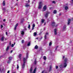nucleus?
Listing matches in <instances>:
<instances>
[{"label": "nucleus", "instance_id": "41", "mask_svg": "<svg viewBox=\"0 0 73 73\" xmlns=\"http://www.w3.org/2000/svg\"><path fill=\"white\" fill-rule=\"evenodd\" d=\"M36 70H37V69H36V68H35L34 70V71L36 72Z\"/></svg>", "mask_w": 73, "mask_h": 73}, {"label": "nucleus", "instance_id": "21", "mask_svg": "<svg viewBox=\"0 0 73 73\" xmlns=\"http://www.w3.org/2000/svg\"><path fill=\"white\" fill-rule=\"evenodd\" d=\"M44 22H45V20H44V19H42L41 20V22L43 23Z\"/></svg>", "mask_w": 73, "mask_h": 73}, {"label": "nucleus", "instance_id": "59", "mask_svg": "<svg viewBox=\"0 0 73 73\" xmlns=\"http://www.w3.org/2000/svg\"><path fill=\"white\" fill-rule=\"evenodd\" d=\"M46 35H48V33H46Z\"/></svg>", "mask_w": 73, "mask_h": 73}, {"label": "nucleus", "instance_id": "32", "mask_svg": "<svg viewBox=\"0 0 73 73\" xmlns=\"http://www.w3.org/2000/svg\"><path fill=\"white\" fill-rule=\"evenodd\" d=\"M44 38L45 40H46V35H45Z\"/></svg>", "mask_w": 73, "mask_h": 73}, {"label": "nucleus", "instance_id": "44", "mask_svg": "<svg viewBox=\"0 0 73 73\" xmlns=\"http://www.w3.org/2000/svg\"><path fill=\"white\" fill-rule=\"evenodd\" d=\"M21 56H22L21 54H20L19 55V57H21Z\"/></svg>", "mask_w": 73, "mask_h": 73}, {"label": "nucleus", "instance_id": "56", "mask_svg": "<svg viewBox=\"0 0 73 73\" xmlns=\"http://www.w3.org/2000/svg\"><path fill=\"white\" fill-rule=\"evenodd\" d=\"M41 33H42V32H41L39 34V35H41Z\"/></svg>", "mask_w": 73, "mask_h": 73}, {"label": "nucleus", "instance_id": "1", "mask_svg": "<svg viewBox=\"0 0 73 73\" xmlns=\"http://www.w3.org/2000/svg\"><path fill=\"white\" fill-rule=\"evenodd\" d=\"M67 61H68V59L66 58H65L64 61L65 62L64 64V68H66L67 66Z\"/></svg>", "mask_w": 73, "mask_h": 73}, {"label": "nucleus", "instance_id": "26", "mask_svg": "<svg viewBox=\"0 0 73 73\" xmlns=\"http://www.w3.org/2000/svg\"><path fill=\"white\" fill-rule=\"evenodd\" d=\"M34 35L35 36H36V35H37V33H36V32H35L34 33Z\"/></svg>", "mask_w": 73, "mask_h": 73}, {"label": "nucleus", "instance_id": "48", "mask_svg": "<svg viewBox=\"0 0 73 73\" xmlns=\"http://www.w3.org/2000/svg\"><path fill=\"white\" fill-rule=\"evenodd\" d=\"M3 21H4V22H5V19H4Z\"/></svg>", "mask_w": 73, "mask_h": 73}, {"label": "nucleus", "instance_id": "14", "mask_svg": "<svg viewBox=\"0 0 73 73\" xmlns=\"http://www.w3.org/2000/svg\"><path fill=\"white\" fill-rule=\"evenodd\" d=\"M23 61L24 62L23 63H25V62L26 61V59L25 58H23Z\"/></svg>", "mask_w": 73, "mask_h": 73}, {"label": "nucleus", "instance_id": "51", "mask_svg": "<svg viewBox=\"0 0 73 73\" xmlns=\"http://www.w3.org/2000/svg\"><path fill=\"white\" fill-rule=\"evenodd\" d=\"M18 5V3H16L15 5V6L16 5Z\"/></svg>", "mask_w": 73, "mask_h": 73}, {"label": "nucleus", "instance_id": "4", "mask_svg": "<svg viewBox=\"0 0 73 73\" xmlns=\"http://www.w3.org/2000/svg\"><path fill=\"white\" fill-rule=\"evenodd\" d=\"M43 11H45L46 9V5H45L43 7Z\"/></svg>", "mask_w": 73, "mask_h": 73}, {"label": "nucleus", "instance_id": "11", "mask_svg": "<svg viewBox=\"0 0 73 73\" xmlns=\"http://www.w3.org/2000/svg\"><path fill=\"white\" fill-rule=\"evenodd\" d=\"M2 4L3 6H5V1H3Z\"/></svg>", "mask_w": 73, "mask_h": 73}, {"label": "nucleus", "instance_id": "31", "mask_svg": "<svg viewBox=\"0 0 73 73\" xmlns=\"http://www.w3.org/2000/svg\"><path fill=\"white\" fill-rule=\"evenodd\" d=\"M52 42H50L49 44V46H51L52 45Z\"/></svg>", "mask_w": 73, "mask_h": 73}, {"label": "nucleus", "instance_id": "13", "mask_svg": "<svg viewBox=\"0 0 73 73\" xmlns=\"http://www.w3.org/2000/svg\"><path fill=\"white\" fill-rule=\"evenodd\" d=\"M21 35H24V31H21Z\"/></svg>", "mask_w": 73, "mask_h": 73}, {"label": "nucleus", "instance_id": "17", "mask_svg": "<svg viewBox=\"0 0 73 73\" xmlns=\"http://www.w3.org/2000/svg\"><path fill=\"white\" fill-rule=\"evenodd\" d=\"M53 13H54V14H56V13H57V11H56V10H55L53 12Z\"/></svg>", "mask_w": 73, "mask_h": 73}, {"label": "nucleus", "instance_id": "10", "mask_svg": "<svg viewBox=\"0 0 73 73\" xmlns=\"http://www.w3.org/2000/svg\"><path fill=\"white\" fill-rule=\"evenodd\" d=\"M38 48V47L37 45H36L35 46V49H37Z\"/></svg>", "mask_w": 73, "mask_h": 73}, {"label": "nucleus", "instance_id": "3", "mask_svg": "<svg viewBox=\"0 0 73 73\" xmlns=\"http://www.w3.org/2000/svg\"><path fill=\"white\" fill-rule=\"evenodd\" d=\"M50 14V12H47V13H46V14L45 15V16L46 17V18H47L48 16V14Z\"/></svg>", "mask_w": 73, "mask_h": 73}, {"label": "nucleus", "instance_id": "43", "mask_svg": "<svg viewBox=\"0 0 73 73\" xmlns=\"http://www.w3.org/2000/svg\"><path fill=\"white\" fill-rule=\"evenodd\" d=\"M14 45H15L13 44H12L11 45V47H13L14 46Z\"/></svg>", "mask_w": 73, "mask_h": 73}, {"label": "nucleus", "instance_id": "12", "mask_svg": "<svg viewBox=\"0 0 73 73\" xmlns=\"http://www.w3.org/2000/svg\"><path fill=\"white\" fill-rule=\"evenodd\" d=\"M3 11H4V12L6 11V9L5 8H3L2 9Z\"/></svg>", "mask_w": 73, "mask_h": 73}, {"label": "nucleus", "instance_id": "15", "mask_svg": "<svg viewBox=\"0 0 73 73\" xmlns=\"http://www.w3.org/2000/svg\"><path fill=\"white\" fill-rule=\"evenodd\" d=\"M11 60H9L7 61V63L8 64H10V63H11Z\"/></svg>", "mask_w": 73, "mask_h": 73}, {"label": "nucleus", "instance_id": "19", "mask_svg": "<svg viewBox=\"0 0 73 73\" xmlns=\"http://www.w3.org/2000/svg\"><path fill=\"white\" fill-rule=\"evenodd\" d=\"M9 46H8L6 50V51H8L9 50Z\"/></svg>", "mask_w": 73, "mask_h": 73}, {"label": "nucleus", "instance_id": "60", "mask_svg": "<svg viewBox=\"0 0 73 73\" xmlns=\"http://www.w3.org/2000/svg\"><path fill=\"white\" fill-rule=\"evenodd\" d=\"M42 37H41L40 38V40H41L42 39Z\"/></svg>", "mask_w": 73, "mask_h": 73}, {"label": "nucleus", "instance_id": "63", "mask_svg": "<svg viewBox=\"0 0 73 73\" xmlns=\"http://www.w3.org/2000/svg\"><path fill=\"white\" fill-rule=\"evenodd\" d=\"M57 48H56V49H55V50H57Z\"/></svg>", "mask_w": 73, "mask_h": 73}, {"label": "nucleus", "instance_id": "50", "mask_svg": "<svg viewBox=\"0 0 73 73\" xmlns=\"http://www.w3.org/2000/svg\"><path fill=\"white\" fill-rule=\"evenodd\" d=\"M6 35H8V33H7V32H6Z\"/></svg>", "mask_w": 73, "mask_h": 73}, {"label": "nucleus", "instance_id": "35", "mask_svg": "<svg viewBox=\"0 0 73 73\" xmlns=\"http://www.w3.org/2000/svg\"><path fill=\"white\" fill-rule=\"evenodd\" d=\"M60 68H62V65H60L59 66Z\"/></svg>", "mask_w": 73, "mask_h": 73}, {"label": "nucleus", "instance_id": "40", "mask_svg": "<svg viewBox=\"0 0 73 73\" xmlns=\"http://www.w3.org/2000/svg\"><path fill=\"white\" fill-rule=\"evenodd\" d=\"M30 2V0H28V1H27L26 3H29Z\"/></svg>", "mask_w": 73, "mask_h": 73}, {"label": "nucleus", "instance_id": "33", "mask_svg": "<svg viewBox=\"0 0 73 73\" xmlns=\"http://www.w3.org/2000/svg\"><path fill=\"white\" fill-rule=\"evenodd\" d=\"M66 25H64V27H63V29H66Z\"/></svg>", "mask_w": 73, "mask_h": 73}, {"label": "nucleus", "instance_id": "34", "mask_svg": "<svg viewBox=\"0 0 73 73\" xmlns=\"http://www.w3.org/2000/svg\"><path fill=\"white\" fill-rule=\"evenodd\" d=\"M24 40H22V41H21V42L22 43V44H24Z\"/></svg>", "mask_w": 73, "mask_h": 73}, {"label": "nucleus", "instance_id": "39", "mask_svg": "<svg viewBox=\"0 0 73 73\" xmlns=\"http://www.w3.org/2000/svg\"><path fill=\"white\" fill-rule=\"evenodd\" d=\"M18 26V23H17L15 26V27H17Z\"/></svg>", "mask_w": 73, "mask_h": 73}, {"label": "nucleus", "instance_id": "58", "mask_svg": "<svg viewBox=\"0 0 73 73\" xmlns=\"http://www.w3.org/2000/svg\"><path fill=\"white\" fill-rule=\"evenodd\" d=\"M15 44H16V43L15 42L14 43V44H13L14 45H15Z\"/></svg>", "mask_w": 73, "mask_h": 73}, {"label": "nucleus", "instance_id": "61", "mask_svg": "<svg viewBox=\"0 0 73 73\" xmlns=\"http://www.w3.org/2000/svg\"><path fill=\"white\" fill-rule=\"evenodd\" d=\"M26 55H28V53H27L26 54Z\"/></svg>", "mask_w": 73, "mask_h": 73}, {"label": "nucleus", "instance_id": "22", "mask_svg": "<svg viewBox=\"0 0 73 73\" xmlns=\"http://www.w3.org/2000/svg\"><path fill=\"white\" fill-rule=\"evenodd\" d=\"M65 10H67L68 9V6H66L65 8Z\"/></svg>", "mask_w": 73, "mask_h": 73}, {"label": "nucleus", "instance_id": "54", "mask_svg": "<svg viewBox=\"0 0 73 73\" xmlns=\"http://www.w3.org/2000/svg\"><path fill=\"white\" fill-rule=\"evenodd\" d=\"M7 73H9V70H8Z\"/></svg>", "mask_w": 73, "mask_h": 73}, {"label": "nucleus", "instance_id": "36", "mask_svg": "<svg viewBox=\"0 0 73 73\" xmlns=\"http://www.w3.org/2000/svg\"><path fill=\"white\" fill-rule=\"evenodd\" d=\"M19 64H18L17 65V69H19Z\"/></svg>", "mask_w": 73, "mask_h": 73}, {"label": "nucleus", "instance_id": "42", "mask_svg": "<svg viewBox=\"0 0 73 73\" xmlns=\"http://www.w3.org/2000/svg\"><path fill=\"white\" fill-rule=\"evenodd\" d=\"M56 69H58V66H56Z\"/></svg>", "mask_w": 73, "mask_h": 73}, {"label": "nucleus", "instance_id": "38", "mask_svg": "<svg viewBox=\"0 0 73 73\" xmlns=\"http://www.w3.org/2000/svg\"><path fill=\"white\" fill-rule=\"evenodd\" d=\"M52 68V65H50V69H51Z\"/></svg>", "mask_w": 73, "mask_h": 73}, {"label": "nucleus", "instance_id": "53", "mask_svg": "<svg viewBox=\"0 0 73 73\" xmlns=\"http://www.w3.org/2000/svg\"><path fill=\"white\" fill-rule=\"evenodd\" d=\"M36 73V71H33V73Z\"/></svg>", "mask_w": 73, "mask_h": 73}, {"label": "nucleus", "instance_id": "24", "mask_svg": "<svg viewBox=\"0 0 73 73\" xmlns=\"http://www.w3.org/2000/svg\"><path fill=\"white\" fill-rule=\"evenodd\" d=\"M4 36H3L2 37V38H1V41H4Z\"/></svg>", "mask_w": 73, "mask_h": 73}, {"label": "nucleus", "instance_id": "37", "mask_svg": "<svg viewBox=\"0 0 73 73\" xmlns=\"http://www.w3.org/2000/svg\"><path fill=\"white\" fill-rule=\"evenodd\" d=\"M52 3H54V4H56V3L55 2V1H52Z\"/></svg>", "mask_w": 73, "mask_h": 73}, {"label": "nucleus", "instance_id": "49", "mask_svg": "<svg viewBox=\"0 0 73 73\" xmlns=\"http://www.w3.org/2000/svg\"><path fill=\"white\" fill-rule=\"evenodd\" d=\"M65 58V56H63V59H64V58Z\"/></svg>", "mask_w": 73, "mask_h": 73}, {"label": "nucleus", "instance_id": "20", "mask_svg": "<svg viewBox=\"0 0 73 73\" xmlns=\"http://www.w3.org/2000/svg\"><path fill=\"white\" fill-rule=\"evenodd\" d=\"M33 67H32L31 68H30V73H32V69H33Z\"/></svg>", "mask_w": 73, "mask_h": 73}, {"label": "nucleus", "instance_id": "62", "mask_svg": "<svg viewBox=\"0 0 73 73\" xmlns=\"http://www.w3.org/2000/svg\"><path fill=\"white\" fill-rule=\"evenodd\" d=\"M72 3H73V0H72Z\"/></svg>", "mask_w": 73, "mask_h": 73}, {"label": "nucleus", "instance_id": "7", "mask_svg": "<svg viewBox=\"0 0 73 73\" xmlns=\"http://www.w3.org/2000/svg\"><path fill=\"white\" fill-rule=\"evenodd\" d=\"M35 27V24H33V25L32 30H34Z\"/></svg>", "mask_w": 73, "mask_h": 73}, {"label": "nucleus", "instance_id": "30", "mask_svg": "<svg viewBox=\"0 0 73 73\" xmlns=\"http://www.w3.org/2000/svg\"><path fill=\"white\" fill-rule=\"evenodd\" d=\"M24 30L25 31H27V29L26 28V27H24Z\"/></svg>", "mask_w": 73, "mask_h": 73}, {"label": "nucleus", "instance_id": "25", "mask_svg": "<svg viewBox=\"0 0 73 73\" xmlns=\"http://www.w3.org/2000/svg\"><path fill=\"white\" fill-rule=\"evenodd\" d=\"M30 45H31V42H29L28 44H27V46H30Z\"/></svg>", "mask_w": 73, "mask_h": 73}, {"label": "nucleus", "instance_id": "23", "mask_svg": "<svg viewBox=\"0 0 73 73\" xmlns=\"http://www.w3.org/2000/svg\"><path fill=\"white\" fill-rule=\"evenodd\" d=\"M36 64H37V61H36V60H35L34 61V65H36Z\"/></svg>", "mask_w": 73, "mask_h": 73}, {"label": "nucleus", "instance_id": "16", "mask_svg": "<svg viewBox=\"0 0 73 73\" xmlns=\"http://www.w3.org/2000/svg\"><path fill=\"white\" fill-rule=\"evenodd\" d=\"M25 63H23V64L22 65L23 69H24V67H25Z\"/></svg>", "mask_w": 73, "mask_h": 73}, {"label": "nucleus", "instance_id": "46", "mask_svg": "<svg viewBox=\"0 0 73 73\" xmlns=\"http://www.w3.org/2000/svg\"><path fill=\"white\" fill-rule=\"evenodd\" d=\"M52 70V69L50 68L49 70V72H50Z\"/></svg>", "mask_w": 73, "mask_h": 73}, {"label": "nucleus", "instance_id": "29", "mask_svg": "<svg viewBox=\"0 0 73 73\" xmlns=\"http://www.w3.org/2000/svg\"><path fill=\"white\" fill-rule=\"evenodd\" d=\"M28 28H29V29H30L31 28V25H30V24H29Z\"/></svg>", "mask_w": 73, "mask_h": 73}, {"label": "nucleus", "instance_id": "47", "mask_svg": "<svg viewBox=\"0 0 73 73\" xmlns=\"http://www.w3.org/2000/svg\"><path fill=\"white\" fill-rule=\"evenodd\" d=\"M3 26L2 25H1V28H3Z\"/></svg>", "mask_w": 73, "mask_h": 73}, {"label": "nucleus", "instance_id": "28", "mask_svg": "<svg viewBox=\"0 0 73 73\" xmlns=\"http://www.w3.org/2000/svg\"><path fill=\"white\" fill-rule=\"evenodd\" d=\"M24 19H22L21 21V23H23V22H24Z\"/></svg>", "mask_w": 73, "mask_h": 73}, {"label": "nucleus", "instance_id": "2", "mask_svg": "<svg viewBox=\"0 0 73 73\" xmlns=\"http://www.w3.org/2000/svg\"><path fill=\"white\" fill-rule=\"evenodd\" d=\"M42 7V3L41 1H40L39 3L38 9H41V7Z\"/></svg>", "mask_w": 73, "mask_h": 73}, {"label": "nucleus", "instance_id": "57", "mask_svg": "<svg viewBox=\"0 0 73 73\" xmlns=\"http://www.w3.org/2000/svg\"><path fill=\"white\" fill-rule=\"evenodd\" d=\"M26 57H28V55H26Z\"/></svg>", "mask_w": 73, "mask_h": 73}, {"label": "nucleus", "instance_id": "64", "mask_svg": "<svg viewBox=\"0 0 73 73\" xmlns=\"http://www.w3.org/2000/svg\"><path fill=\"white\" fill-rule=\"evenodd\" d=\"M42 73H44V71H42Z\"/></svg>", "mask_w": 73, "mask_h": 73}, {"label": "nucleus", "instance_id": "55", "mask_svg": "<svg viewBox=\"0 0 73 73\" xmlns=\"http://www.w3.org/2000/svg\"><path fill=\"white\" fill-rule=\"evenodd\" d=\"M19 58H20V60H21V57H19Z\"/></svg>", "mask_w": 73, "mask_h": 73}, {"label": "nucleus", "instance_id": "9", "mask_svg": "<svg viewBox=\"0 0 73 73\" xmlns=\"http://www.w3.org/2000/svg\"><path fill=\"white\" fill-rule=\"evenodd\" d=\"M71 21V20L70 19H68V25H69V24H70V21Z\"/></svg>", "mask_w": 73, "mask_h": 73}, {"label": "nucleus", "instance_id": "27", "mask_svg": "<svg viewBox=\"0 0 73 73\" xmlns=\"http://www.w3.org/2000/svg\"><path fill=\"white\" fill-rule=\"evenodd\" d=\"M43 59L44 60H46V57L45 56H44L43 57Z\"/></svg>", "mask_w": 73, "mask_h": 73}, {"label": "nucleus", "instance_id": "8", "mask_svg": "<svg viewBox=\"0 0 73 73\" xmlns=\"http://www.w3.org/2000/svg\"><path fill=\"white\" fill-rule=\"evenodd\" d=\"M13 58L12 57L9 56L8 58V59L9 60H10L11 61L12 60V59Z\"/></svg>", "mask_w": 73, "mask_h": 73}, {"label": "nucleus", "instance_id": "5", "mask_svg": "<svg viewBox=\"0 0 73 73\" xmlns=\"http://www.w3.org/2000/svg\"><path fill=\"white\" fill-rule=\"evenodd\" d=\"M51 25L52 27H54L55 26V25H56V23H55V22H52Z\"/></svg>", "mask_w": 73, "mask_h": 73}, {"label": "nucleus", "instance_id": "18", "mask_svg": "<svg viewBox=\"0 0 73 73\" xmlns=\"http://www.w3.org/2000/svg\"><path fill=\"white\" fill-rule=\"evenodd\" d=\"M27 4H26L25 6L26 7H29V5L28 4V3H26Z\"/></svg>", "mask_w": 73, "mask_h": 73}, {"label": "nucleus", "instance_id": "6", "mask_svg": "<svg viewBox=\"0 0 73 73\" xmlns=\"http://www.w3.org/2000/svg\"><path fill=\"white\" fill-rule=\"evenodd\" d=\"M54 34L55 35H56L57 33V29H55L54 30Z\"/></svg>", "mask_w": 73, "mask_h": 73}, {"label": "nucleus", "instance_id": "52", "mask_svg": "<svg viewBox=\"0 0 73 73\" xmlns=\"http://www.w3.org/2000/svg\"><path fill=\"white\" fill-rule=\"evenodd\" d=\"M13 52V51L12 50H11V53H12Z\"/></svg>", "mask_w": 73, "mask_h": 73}, {"label": "nucleus", "instance_id": "45", "mask_svg": "<svg viewBox=\"0 0 73 73\" xmlns=\"http://www.w3.org/2000/svg\"><path fill=\"white\" fill-rule=\"evenodd\" d=\"M17 27H15V28H14V30L15 31H16V28Z\"/></svg>", "mask_w": 73, "mask_h": 73}]
</instances>
